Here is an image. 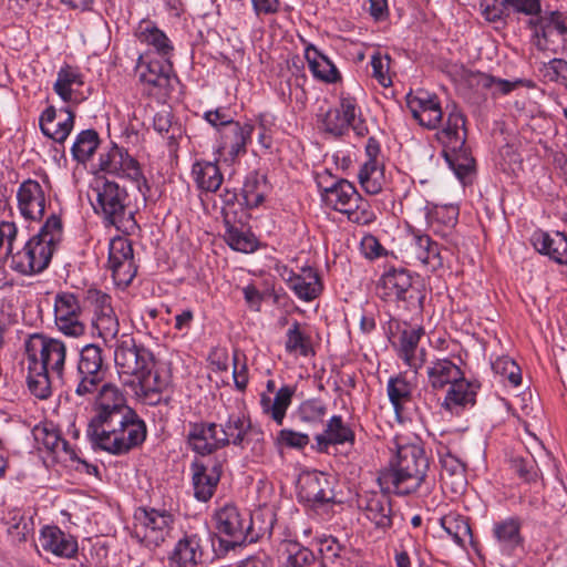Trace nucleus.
Instances as JSON below:
<instances>
[{
	"label": "nucleus",
	"instance_id": "a211bd4d",
	"mask_svg": "<svg viewBox=\"0 0 567 567\" xmlns=\"http://www.w3.org/2000/svg\"><path fill=\"white\" fill-rule=\"evenodd\" d=\"M334 497L327 474L321 472H306L298 480V498L311 507L332 502Z\"/></svg>",
	"mask_w": 567,
	"mask_h": 567
},
{
	"label": "nucleus",
	"instance_id": "a18cd8bd",
	"mask_svg": "<svg viewBox=\"0 0 567 567\" xmlns=\"http://www.w3.org/2000/svg\"><path fill=\"white\" fill-rule=\"evenodd\" d=\"M359 183L365 193L377 195L382 190L385 178L378 161L365 162L358 174Z\"/></svg>",
	"mask_w": 567,
	"mask_h": 567
},
{
	"label": "nucleus",
	"instance_id": "0eeeda50",
	"mask_svg": "<svg viewBox=\"0 0 567 567\" xmlns=\"http://www.w3.org/2000/svg\"><path fill=\"white\" fill-rule=\"evenodd\" d=\"M175 517L166 509L141 507L134 514L133 536L147 548H157L172 537Z\"/></svg>",
	"mask_w": 567,
	"mask_h": 567
},
{
	"label": "nucleus",
	"instance_id": "e433bc0d",
	"mask_svg": "<svg viewBox=\"0 0 567 567\" xmlns=\"http://www.w3.org/2000/svg\"><path fill=\"white\" fill-rule=\"evenodd\" d=\"M494 538L502 551L511 554L518 547L523 538L520 536V524L515 518H508L494 524Z\"/></svg>",
	"mask_w": 567,
	"mask_h": 567
},
{
	"label": "nucleus",
	"instance_id": "bf43d9fd",
	"mask_svg": "<svg viewBox=\"0 0 567 567\" xmlns=\"http://www.w3.org/2000/svg\"><path fill=\"white\" fill-rule=\"evenodd\" d=\"M34 435L37 441H40L43 444V446L52 453L68 451L69 443L61 437L60 432L58 430H49L47 427L37 429Z\"/></svg>",
	"mask_w": 567,
	"mask_h": 567
},
{
	"label": "nucleus",
	"instance_id": "473e14b6",
	"mask_svg": "<svg viewBox=\"0 0 567 567\" xmlns=\"http://www.w3.org/2000/svg\"><path fill=\"white\" fill-rule=\"evenodd\" d=\"M533 245L537 251L547 255L554 261L567 265V237L564 234L536 231L533 235Z\"/></svg>",
	"mask_w": 567,
	"mask_h": 567
},
{
	"label": "nucleus",
	"instance_id": "4c0bfd02",
	"mask_svg": "<svg viewBox=\"0 0 567 567\" xmlns=\"http://www.w3.org/2000/svg\"><path fill=\"white\" fill-rule=\"evenodd\" d=\"M192 175L199 189L212 193L219 189L224 179L218 165L207 161L194 163Z\"/></svg>",
	"mask_w": 567,
	"mask_h": 567
},
{
	"label": "nucleus",
	"instance_id": "603ef678",
	"mask_svg": "<svg viewBox=\"0 0 567 567\" xmlns=\"http://www.w3.org/2000/svg\"><path fill=\"white\" fill-rule=\"evenodd\" d=\"M99 143V135L94 130L82 131L71 148L73 157L78 162H86L96 151Z\"/></svg>",
	"mask_w": 567,
	"mask_h": 567
},
{
	"label": "nucleus",
	"instance_id": "3c124183",
	"mask_svg": "<svg viewBox=\"0 0 567 567\" xmlns=\"http://www.w3.org/2000/svg\"><path fill=\"white\" fill-rule=\"evenodd\" d=\"M441 525L457 545L463 546L467 539L472 538L470 524L463 516L446 515L441 519Z\"/></svg>",
	"mask_w": 567,
	"mask_h": 567
},
{
	"label": "nucleus",
	"instance_id": "774afa93",
	"mask_svg": "<svg viewBox=\"0 0 567 567\" xmlns=\"http://www.w3.org/2000/svg\"><path fill=\"white\" fill-rule=\"evenodd\" d=\"M85 300L94 307L95 316L114 311L111 306V297L101 290L89 289L85 295Z\"/></svg>",
	"mask_w": 567,
	"mask_h": 567
},
{
	"label": "nucleus",
	"instance_id": "79ce46f5",
	"mask_svg": "<svg viewBox=\"0 0 567 567\" xmlns=\"http://www.w3.org/2000/svg\"><path fill=\"white\" fill-rule=\"evenodd\" d=\"M267 190L266 177L258 173H250L241 188V205L247 208L258 207L264 202Z\"/></svg>",
	"mask_w": 567,
	"mask_h": 567
},
{
	"label": "nucleus",
	"instance_id": "c85d7f7f",
	"mask_svg": "<svg viewBox=\"0 0 567 567\" xmlns=\"http://www.w3.org/2000/svg\"><path fill=\"white\" fill-rule=\"evenodd\" d=\"M424 334L422 327H408L401 331L399 338L400 357L404 362L415 370L421 368L425 362V351L421 349L417 352V346L421 337Z\"/></svg>",
	"mask_w": 567,
	"mask_h": 567
},
{
	"label": "nucleus",
	"instance_id": "dca6fc26",
	"mask_svg": "<svg viewBox=\"0 0 567 567\" xmlns=\"http://www.w3.org/2000/svg\"><path fill=\"white\" fill-rule=\"evenodd\" d=\"M226 456H216L207 462L192 463L194 495L200 502H207L214 495L220 480Z\"/></svg>",
	"mask_w": 567,
	"mask_h": 567
},
{
	"label": "nucleus",
	"instance_id": "1a4fd4ad",
	"mask_svg": "<svg viewBox=\"0 0 567 567\" xmlns=\"http://www.w3.org/2000/svg\"><path fill=\"white\" fill-rule=\"evenodd\" d=\"M25 357L29 364L42 365L44 370L63 378L66 360V344L56 338L33 333L24 341Z\"/></svg>",
	"mask_w": 567,
	"mask_h": 567
},
{
	"label": "nucleus",
	"instance_id": "7ed1b4c3",
	"mask_svg": "<svg viewBox=\"0 0 567 567\" xmlns=\"http://www.w3.org/2000/svg\"><path fill=\"white\" fill-rule=\"evenodd\" d=\"M429 470V458L422 447L414 444L399 446L395 462L378 477L382 491L409 495L417 491Z\"/></svg>",
	"mask_w": 567,
	"mask_h": 567
},
{
	"label": "nucleus",
	"instance_id": "69168bd1",
	"mask_svg": "<svg viewBox=\"0 0 567 567\" xmlns=\"http://www.w3.org/2000/svg\"><path fill=\"white\" fill-rule=\"evenodd\" d=\"M476 78L477 85H481L484 89H495L494 92H498L502 94H507L512 92L517 85V82H509L507 80L496 79L493 75L486 73H478Z\"/></svg>",
	"mask_w": 567,
	"mask_h": 567
},
{
	"label": "nucleus",
	"instance_id": "ea45409f",
	"mask_svg": "<svg viewBox=\"0 0 567 567\" xmlns=\"http://www.w3.org/2000/svg\"><path fill=\"white\" fill-rule=\"evenodd\" d=\"M426 220L435 233H445V229H452L458 218V206L456 205H432L426 206Z\"/></svg>",
	"mask_w": 567,
	"mask_h": 567
},
{
	"label": "nucleus",
	"instance_id": "a19ab883",
	"mask_svg": "<svg viewBox=\"0 0 567 567\" xmlns=\"http://www.w3.org/2000/svg\"><path fill=\"white\" fill-rule=\"evenodd\" d=\"M292 395L293 389L288 385L281 386L277 391L274 400L267 395H262L260 403L264 412L269 414L278 425H281L286 416V411L291 403Z\"/></svg>",
	"mask_w": 567,
	"mask_h": 567
},
{
	"label": "nucleus",
	"instance_id": "0e129e2a",
	"mask_svg": "<svg viewBox=\"0 0 567 567\" xmlns=\"http://www.w3.org/2000/svg\"><path fill=\"white\" fill-rule=\"evenodd\" d=\"M353 207L349 208L344 214L348 219L359 225H368L375 219L374 213L371 210L367 200L361 197V200L355 203Z\"/></svg>",
	"mask_w": 567,
	"mask_h": 567
},
{
	"label": "nucleus",
	"instance_id": "cd10ccee",
	"mask_svg": "<svg viewBox=\"0 0 567 567\" xmlns=\"http://www.w3.org/2000/svg\"><path fill=\"white\" fill-rule=\"evenodd\" d=\"M411 236L410 247L414 258L431 271L442 268L443 257L440 245L420 230H412Z\"/></svg>",
	"mask_w": 567,
	"mask_h": 567
},
{
	"label": "nucleus",
	"instance_id": "4be33fe9",
	"mask_svg": "<svg viewBox=\"0 0 567 567\" xmlns=\"http://www.w3.org/2000/svg\"><path fill=\"white\" fill-rule=\"evenodd\" d=\"M383 492L364 493L359 497L358 505L377 528L386 529L392 526V506L388 492Z\"/></svg>",
	"mask_w": 567,
	"mask_h": 567
},
{
	"label": "nucleus",
	"instance_id": "c756f323",
	"mask_svg": "<svg viewBox=\"0 0 567 567\" xmlns=\"http://www.w3.org/2000/svg\"><path fill=\"white\" fill-rule=\"evenodd\" d=\"M287 284L296 296L303 301L316 299L322 291L320 277L311 267L301 268L300 274H291Z\"/></svg>",
	"mask_w": 567,
	"mask_h": 567
},
{
	"label": "nucleus",
	"instance_id": "c9c22d12",
	"mask_svg": "<svg viewBox=\"0 0 567 567\" xmlns=\"http://www.w3.org/2000/svg\"><path fill=\"white\" fill-rule=\"evenodd\" d=\"M305 58L313 76L327 83H336L340 80V73L336 65L313 45H308Z\"/></svg>",
	"mask_w": 567,
	"mask_h": 567
},
{
	"label": "nucleus",
	"instance_id": "f257e3e1",
	"mask_svg": "<svg viewBox=\"0 0 567 567\" xmlns=\"http://www.w3.org/2000/svg\"><path fill=\"white\" fill-rule=\"evenodd\" d=\"M86 435L93 446L114 455H123L141 446L147 429L138 414L127 405L124 392L111 382L101 383L94 392Z\"/></svg>",
	"mask_w": 567,
	"mask_h": 567
},
{
	"label": "nucleus",
	"instance_id": "bb28decb",
	"mask_svg": "<svg viewBox=\"0 0 567 567\" xmlns=\"http://www.w3.org/2000/svg\"><path fill=\"white\" fill-rule=\"evenodd\" d=\"M39 543L43 550L59 557L71 558L78 551L76 539L56 526H44L41 529Z\"/></svg>",
	"mask_w": 567,
	"mask_h": 567
},
{
	"label": "nucleus",
	"instance_id": "2eb2a0df",
	"mask_svg": "<svg viewBox=\"0 0 567 567\" xmlns=\"http://www.w3.org/2000/svg\"><path fill=\"white\" fill-rule=\"evenodd\" d=\"M136 73L150 95L168 94L173 81L176 80L172 63L159 60L145 61L143 56L137 61Z\"/></svg>",
	"mask_w": 567,
	"mask_h": 567
},
{
	"label": "nucleus",
	"instance_id": "c03bdc74",
	"mask_svg": "<svg viewBox=\"0 0 567 567\" xmlns=\"http://www.w3.org/2000/svg\"><path fill=\"white\" fill-rule=\"evenodd\" d=\"M285 556L284 567H309L316 560L315 554L295 540H284L281 544Z\"/></svg>",
	"mask_w": 567,
	"mask_h": 567
},
{
	"label": "nucleus",
	"instance_id": "7c9ffc66",
	"mask_svg": "<svg viewBox=\"0 0 567 567\" xmlns=\"http://www.w3.org/2000/svg\"><path fill=\"white\" fill-rule=\"evenodd\" d=\"M427 382L433 390H443L460 380L464 372L447 358L435 359L426 368Z\"/></svg>",
	"mask_w": 567,
	"mask_h": 567
},
{
	"label": "nucleus",
	"instance_id": "423d86ee",
	"mask_svg": "<svg viewBox=\"0 0 567 567\" xmlns=\"http://www.w3.org/2000/svg\"><path fill=\"white\" fill-rule=\"evenodd\" d=\"M379 295L384 300L402 302L410 311L423 310L425 292L420 280H414L405 269H391L380 279Z\"/></svg>",
	"mask_w": 567,
	"mask_h": 567
},
{
	"label": "nucleus",
	"instance_id": "393cba45",
	"mask_svg": "<svg viewBox=\"0 0 567 567\" xmlns=\"http://www.w3.org/2000/svg\"><path fill=\"white\" fill-rule=\"evenodd\" d=\"M355 111L358 106L354 99H341L339 107L330 109L326 113L322 120L324 131L334 137L343 136L348 133L351 121H354Z\"/></svg>",
	"mask_w": 567,
	"mask_h": 567
},
{
	"label": "nucleus",
	"instance_id": "aec40b11",
	"mask_svg": "<svg viewBox=\"0 0 567 567\" xmlns=\"http://www.w3.org/2000/svg\"><path fill=\"white\" fill-rule=\"evenodd\" d=\"M20 214L29 220H40L45 212L47 195L42 185L34 179L22 182L17 192Z\"/></svg>",
	"mask_w": 567,
	"mask_h": 567
},
{
	"label": "nucleus",
	"instance_id": "f8f14e48",
	"mask_svg": "<svg viewBox=\"0 0 567 567\" xmlns=\"http://www.w3.org/2000/svg\"><path fill=\"white\" fill-rule=\"evenodd\" d=\"M209 530L205 527L186 530L168 555V561L176 567L197 566L203 563Z\"/></svg>",
	"mask_w": 567,
	"mask_h": 567
},
{
	"label": "nucleus",
	"instance_id": "f704fd0d",
	"mask_svg": "<svg viewBox=\"0 0 567 567\" xmlns=\"http://www.w3.org/2000/svg\"><path fill=\"white\" fill-rule=\"evenodd\" d=\"M7 526V534L12 544H21L29 539L33 534V520L20 509L13 508L7 511L2 517Z\"/></svg>",
	"mask_w": 567,
	"mask_h": 567
},
{
	"label": "nucleus",
	"instance_id": "37998d69",
	"mask_svg": "<svg viewBox=\"0 0 567 567\" xmlns=\"http://www.w3.org/2000/svg\"><path fill=\"white\" fill-rule=\"evenodd\" d=\"M224 215H225V225H226V233H225V239L227 244L237 251L241 252H252L257 248V240L255 236L245 231L241 228H238L234 226L229 220V213L228 208H224Z\"/></svg>",
	"mask_w": 567,
	"mask_h": 567
},
{
	"label": "nucleus",
	"instance_id": "8fccbe9b",
	"mask_svg": "<svg viewBox=\"0 0 567 567\" xmlns=\"http://www.w3.org/2000/svg\"><path fill=\"white\" fill-rule=\"evenodd\" d=\"M285 349L290 354H299L302 357L313 354L311 339L301 331V326L298 321H293L286 333Z\"/></svg>",
	"mask_w": 567,
	"mask_h": 567
},
{
	"label": "nucleus",
	"instance_id": "2f4dec72",
	"mask_svg": "<svg viewBox=\"0 0 567 567\" xmlns=\"http://www.w3.org/2000/svg\"><path fill=\"white\" fill-rule=\"evenodd\" d=\"M237 507L227 505L216 513V527L220 534L233 537L235 540L230 543L234 547L239 540L245 539L248 526Z\"/></svg>",
	"mask_w": 567,
	"mask_h": 567
},
{
	"label": "nucleus",
	"instance_id": "e2e57ef3",
	"mask_svg": "<svg viewBox=\"0 0 567 567\" xmlns=\"http://www.w3.org/2000/svg\"><path fill=\"white\" fill-rule=\"evenodd\" d=\"M492 369L494 370L495 373L505 377L514 386L519 385L522 382L519 367L513 359L508 357L497 358L492 363Z\"/></svg>",
	"mask_w": 567,
	"mask_h": 567
},
{
	"label": "nucleus",
	"instance_id": "6e6d98bb",
	"mask_svg": "<svg viewBox=\"0 0 567 567\" xmlns=\"http://www.w3.org/2000/svg\"><path fill=\"white\" fill-rule=\"evenodd\" d=\"M138 37L142 42L154 47L155 50L162 55H167L173 51L169 39L162 30L156 27H141Z\"/></svg>",
	"mask_w": 567,
	"mask_h": 567
},
{
	"label": "nucleus",
	"instance_id": "680f3d73",
	"mask_svg": "<svg viewBox=\"0 0 567 567\" xmlns=\"http://www.w3.org/2000/svg\"><path fill=\"white\" fill-rule=\"evenodd\" d=\"M124 153H125V150L123 147L113 145L105 154H101V156H100L101 171L118 176L121 174V171H123Z\"/></svg>",
	"mask_w": 567,
	"mask_h": 567
},
{
	"label": "nucleus",
	"instance_id": "72a5a7b5",
	"mask_svg": "<svg viewBox=\"0 0 567 567\" xmlns=\"http://www.w3.org/2000/svg\"><path fill=\"white\" fill-rule=\"evenodd\" d=\"M319 450L324 451L329 445L353 444L354 432L346 424L341 415H333L327 422L323 433L315 437Z\"/></svg>",
	"mask_w": 567,
	"mask_h": 567
},
{
	"label": "nucleus",
	"instance_id": "f03ea898",
	"mask_svg": "<svg viewBox=\"0 0 567 567\" xmlns=\"http://www.w3.org/2000/svg\"><path fill=\"white\" fill-rule=\"evenodd\" d=\"M89 198L94 213L105 226H114L127 235L138 229L130 195L118 183L106 178L95 179Z\"/></svg>",
	"mask_w": 567,
	"mask_h": 567
},
{
	"label": "nucleus",
	"instance_id": "864d4df0",
	"mask_svg": "<svg viewBox=\"0 0 567 567\" xmlns=\"http://www.w3.org/2000/svg\"><path fill=\"white\" fill-rule=\"evenodd\" d=\"M82 316L78 297L72 292H59L54 298V321Z\"/></svg>",
	"mask_w": 567,
	"mask_h": 567
},
{
	"label": "nucleus",
	"instance_id": "09e8293b",
	"mask_svg": "<svg viewBox=\"0 0 567 567\" xmlns=\"http://www.w3.org/2000/svg\"><path fill=\"white\" fill-rule=\"evenodd\" d=\"M49 373L50 372L44 370L42 365L28 363V388L30 392L38 399L45 400L52 393Z\"/></svg>",
	"mask_w": 567,
	"mask_h": 567
},
{
	"label": "nucleus",
	"instance_id": "9d476101",
	"mask_svg": "<svg viewBox=\"0 0 567 567\" xmlns=\"http://www.w3.org/2000/svg\"><path fill=\"white\" fill-rule=\"evenodd\" d=\"M114 362L120 375L126 374L137 378L154 365L153 353L135 340L123 334L114 344Z\"/></svg>",
	"mask_w": 567,
	"mask_h": 567
},
{
	"label": "nucleus",
	"instance_id": "de8ad7c7",
	"mask_svg": "<svg viewBox=\"0 0 567 567\" xmlns=\"http://www.w3.org/2000/svg\"><path fill=\"white\" fill-rule=\"evenodd\" d=\"M388 396L396 414L403 410V405L411 401L413 385L403 374L390 378L386 386Z\"/></svg>",
	"mask_w": 567,
	"mask_h": 567
},
{
	"label": "nucleus",
	"instance_id": "4468645a",
	"mask_svg": "<svg viewBox=\"0 0 567 567\" xmlns=\"http://www.w3.org/2000/svg\"><path fill=\"white\" fill-rule=\"evenodd\" d=\"M109 268L117 286H128L137 272L132 243L122 236L114 237L109 246Z\"/></svg>",
	"mask_w": 567,
	"mask_h": 567
},
{
	"label": "nucleus",
	"instance_id": "338daca9",
	"mask_svg": "<svg viewBox=\"0 0 567 567\" xmlns=\"http://www.w3.org/2000/svg\"><path fill=\"white\" fill-rule=\"evenodd\" d=\"M511 468L525 482H533L538 477L536 464L533 460H525L518 456L513 457L511 460Z\"/></svg>",
	"mask_w": 567,
	"mask_h": 567
},
{
	"label": "nucleus",
	"instance_id": "13d9d810",
	"mask_svg": "<svg viewBox=\"0 0 567 567\" xmlns=\"http://www.w3.org/2000/svg\"><path fill=\"white\" fill-rule=\"evenodd\" d=\"M539 72L546 81L560 84L567 90V61L554 58L539 68Z\"/></svg>",
	"mask_w": 567,
	"mask_h": 567
},
{
	"label": "nucleus",
	"instance_id": "052dcab7",
	"mask_svg": "<svg viewBox=\"0 0 567 567\" xmlns=\"http://www.w3.org/2000/svg\"><path fill=\"white\" fill-rule=\"evenodd\" d=\"M440 100L435 94H430L426 91L420 90L415 94L409 93L406 95V105L412 115H421L422 111L436 106Z\"/></svg>",
	"mask_w": 567,
	"mask_h": 567
},
{
	"label": "nucleus",
	"instance_id": "39448f33",
	"mask_svg": "<svg viewBox=\"0 0 567 567\" xmlns=\"http://www.w3.org/2000/svg\"><path fill=\"white\" fill-rule=\"evenodd\" d=\"M437 141L444 147V154L460 179L467 177L474 169V159L465 150V117L455 107L449 113L445 125L436 133Z\"/></svg>",
	"mask_w": 567,
	"mask_h": 567
},
{
	"label": "nucleus",
	"instance_id": "6ab92c4d",
	"mask_svg": "<svg viewBox=\"0 0 567 567\" xmlns=\"http://www.w3.org/2000/svg\"><path fill=\"white\" fill-rule=\"evenodd\" d=\"M327 176H320L318 186L322 190L324 203L337 212L344 214L349 208L357 205L361 200V195L355 187L347 179L333 181L329 184Z\"/></svg>",
	"mask_w": 567,
	"mask_h": 567
},
{
	"label": "nucleus",
	"instance_id": "6e6552de",
	"mask_svg": "<svg viewBox=\"0 0 567 567\" xmlns=\"http://www.w3.org/2000/svg\"><path fill=\"white\" fill-rule=\"evenodd\" d=\"M106 371L103 350L94 343L84 346L80 351L76 370L72 377L74 393L81 398L93 395L97 386L103 383Z\"/></svg>",
	"mask_w": 567,
	"mask_h": 567
},
{
	"label": "nucleus",
	"instance_id": "4d7b16f0",
	"mask_svg": "<svg viewBox=\"0 0 567 567\" xmlns=\"http://www.w3.org/2000/svg\"><path fill=\"white\" fill-rule=\"evenodd\" d=\"M93 324L105 343L115 341L120 331L118 319L114 311L95 316Z\"/></svg>",
	"mask_w": 567,
	"mask_h": 567
},
{
	"label": "nucleus",
	"instance_id": "412c9836",
	"mask_svg": "<svg viewBox=\"0 0 567 567\" xmlns=\"http://www.w3.org/2000/svg\"><path fill=\"white\" fill-rule=\"evenodd\" d=\"M254 126L249 123L235 122L221 128L218 141V153L230 161L246 154L247 144L251 140Z\"/></svg>",
	"mask_w": 567,
	"mask_h": 567
},
{
	"label": "nucleus",
	"instance_id": "49530a36",
	"mask_svg": "<svg viewBox=\"0 0 567 567\" xmlns=\"http://www.w3.org/2000/svg\"><path fill=\"white\" fill-rule=\"evenodd\" d=\"M82 85L83 80L80 72L70 65H64L58 72L53 90L64 102H70L73 99L74 86Z\"/></svg>",
	"mask_w": 567,
	"mask_h": 567
},
{
	"label": "nucleus",
	"instance_id": "5fc2aeb1",
	"mask_svg": "<svg viewBox=\"0 0 567 567\" xmlns=\"http://www.w3.org/2000/svg\"><path fill=\"white\" fill-rule=\"evenodd\" d=\"M327 404L320 399H308L300 403L297 414L301 422L320 424L327 415Z\"/></svg>",
	"mask_w": 567,
	"mask_h": 567
},
{
	"label": "nucleus",
	"instance_id": "58836bf2",
	"mask_svg": "<svg viewBox=\"0 0 567 567\" xmlns=\"http://www.w3.org/2000/svg\"><path fill=\"white\" fill-rule=\"evenodd\" d=\"M153 368L154 365L136 378L138 384L136 394L143 396L150 404H156L161 401V393L168 384L167 379L154 371Z\"/></svg>",
	"mask_w": 567,
	"mask_h": 567
},
{
	"label": "nucleus",
	"instance_id": "ddd939ff",
	"mask_svg": "<svg viewBox=\"0 0 567 567\" xmlns=\"http://www.w3.org/2000/svg\"><path fill=\"white\" fill-rule=\"evenodd\" d=\"M527 27L532 30V44L542 52L551 51L557 53L555 49H551V35L557 32L559 35L567 34V16L558 10L542 12L530 18L527 22Z\"/></svg>",
	"mask_w": 567,
	"mask_h": 567
},
{
	"label": "nucleus",
	"instance_id": "b1692460",
	"mask_svg": "<svg viewBox=\"0 0 567 567\" xmlns=\"http://www.w3.org/2000/svg\"><path fill=\"white\" fill-rule=\"evenodd\" d=\"M437 455L441 464V481L454 493L461 492L466 485V465L456 456L447 445H441L437 449Z\"/></svg>",
	"mask_w": 567,
	"mask_h": 567
},
{
	"label": "nucleus",
	"instance_id": "20e7f679",
	"mask_svg": "<svg viewBox=\"0 0 567 567\" xmlns=\"http://www.w3.org/2000/svg\"><path fill=\"white\" fill-rule=\"evenodd\" d=\"M62 238V221L52 214L40 231L31 237L17 252L10 254L11 267L21 275H34L45 270Z\"/></svg>",
	"mask_w": 567,
	"mask_h": 567
},
{
	"label": "nucleus",
	"instance_id": "f3484780",
	"mask_svg": "<svg viewBox=\"0 0 567 567\" xmlns=\"http://www.w3.org/2000/svg\"><path fill=\"white\" fill-rule=\"evenodd\" d=\"M187 443L190 449L203 456L210 455L217 450L226 447V437L214 422H189Z\"/></svg>",
	"mask_w": 567,
	"mask_h": 567
},
{
	"label": "nucleus",
	"instance_id": "9b49d317",
	"mask_svg": "<svg viewBox=\"0 0 567 567\" xmlns=\"http://www.w3.org/2000/svg\"><path fill=\"white\" fill-rule=\"evenodd\" d=\"M223 437H226V446L233 444L241 449L249 446L252 456L264 454V432L254 425L250 419L244 414H231L227 421L219 426Z\"/></svg>",
	"mask_w": 567,
	"mask_h": 567
},
{
	"label": "nucleus",
	"instance_id": "5701e85b",
	"mask_svg": "<svg viewBox=\"0 0 567 567\" xmlns=\"http://www.w3.org/2000/svg\"><path fill=\"white\" fill-rule=\"evenodd\" d=\"M74 124V113L69 107L56 111L49 106L40 116V128L49 138L63 143L70 135Z\"/></svg>",
	"mask_w": 567,
	"mask_h": 567
},
{
	"label": "nucleus",
	"instance_id": "a878e982",
	"mask_svg": "<svg viewBox=\"0 0 567 567\" xmlns=\"http://www.w3.org/2000/svg\"><path fill=\"white\" fill-rule=\"evenodd\" d=\"M478 388L477 383L466 380L463 374L449 386L442 406L451 413L458 414L463 409L475 404Z\"/></svg>",
	"mask_w": 567,
	"mask_h": 567
}]
</instances>
